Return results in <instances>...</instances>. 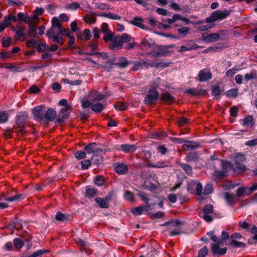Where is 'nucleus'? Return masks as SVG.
Instances as JSON below:
<instances>
[{"mask_svg": "<svg viewBox=\"0 0 257 257\" xmlns=\"http://www.w3.org/2000/svg\"><path fill=\"white\" fill-rule=\"evenodd\" d=\"M104 96L96 91H91L87 99L84 98L82 101V105L84 108L91 106L93 111L96 112H101L104 107L103 104L98 101L102 100Z\"/></svg>", "mask_w": 257, "mask_h": 257, "instance_id": "1", "label": "nucleus"}, {"mask_svg": "<svg viewBox=\"0 0 257 257\" xmlns=\"http://www.w3.org/2000/svg\"><path fill=\"white\" fill-rule=\"evenodd\" d=\"M230 12V11L227 10L216 11L213 12L210 17L206 19V21L207 23H211L224 19L229 16Z\"/></svg>", "mask_w": 257, "mask_h": 257, "instance_id": "2", "label": "nucleus"}, {"mask_svg": "<svg viewBox=\"0 0 257 257\" xmlns=\"http://www.w3.org/2000/svg\"><path fill=\"white\" fill-rule=\"evenodd\" d=\"M221 164L222 166V170L214 171L213 173L214 176L218 178L226 176L227 172L233 167L232 164L228 161H221Z\"/></svg>", "mask_w": 257, "mask_h": 257, "instance_id": "3", "label": "nucleus"}, {"mask_svg": "<svg viewBox=\"0 0 257 257\" xmlns=\"http://www.w3.org/2000/svg\"><path fill=\"white\" fill-rule=\"evenodd\" d=\"M159 97V92L155 89H151L145 98L144 102L147 104H154Z\"/></svg>", "mask_w": 257, "mask_h": 257, "instance_id": "4", "label": "nucleus"}, {"mask_svg": "<svg viewBox=\"0 0 257 257\" xmlns=\"http://www.w3.org/2000/svg\"><path fill=\"white\" fill-rule=\"evenodd\" d=\"M213 211V207L212 205L207 204L206 205L202 212L199 213L200 217L203 218L207 222H211L212 220V218L209 215L210 214L212 213Z\"/></svg>", "mask_w": 257, "mask_h": 257, "instance_id": "5", "label": "nucleus"}, {"mask_svg": "<svg viewBox=\"0 0 257 257\" xmlns=\"http://www.w3.org/2000/svg\"><path fill=\"white\" fill-rule=\"evenodd\" d=\"M188 190H191L192 193L200 196L202 194V185L200 182L192 180L188 183Z\"/></svg>", "mask_w": 257, "mask_h": 257, "instance_id": "6", "label": "nucleus"}, {"mask_svg": "<svg viewBox=\"0 0 257 257\" xmlns=\"http://www.w3.org/2000/svg\"><path fill=\"white\" fill-rule=\"evenodd\" d=\"M202 40L206 42H214L220 40V36L218 33H211L208 34L204 33L202 35Z\"/></svg>", "mask_w": 257, "mask_h": 257, "instance_id": "7", "label": "nucleus"}, {"mask_svg": "<svg viewBox=\"0 0 257 257\" xmlns=\"http://www.w3.org/2000/svg\"><path fill=\"white\" fill-rule=\"evenodd\" d=\"M222 245L221 241H218L217 243L213 244L211 245V251L213 254H217L218 255H221L224 254L227 251V248L224 247L220 248V246Z\"/></svg>", "mask_w": 257, "mask_h": 257, "instance_id": "8", "label": "nucleus"}, {"mask_svg": "<svg viewBox=\"0 0 257 257\" xmlns=\"http://www.w3.org/2000/svg\"><path fill=\"white\" fill-rule=\"evenodd\" d=\"M33 113L35 119L37 121L44 120L45 111L42 106L35 107L33 110Z\"/></svg>", "mask_w": 257, "mask_h": 257, "instance_id": "9", "label": "nucleus"}, {"mask_svg": "<svg viewBox=\"0 0 257 257\" xmlns=\"http://www.w3.org/2000/svg\"><path fill=\"white\" fill-rule=\"evenodd\" d=\"M240 124L243 126L245 127L247 129L251 128L254 124V119L251 115H247L244 118L240 120Z\"/></svg>", "mask_w": 257, "mask_h": 257, "instance_id": "10", "label": "nucleus"}, {"mask_svg": "<svg viewBox=\"0 0 257 257\" xmlns=\"http://www.w3.org/2000/svg\"><path fill=\"white\" fill-rule=\"evenodd\" d=\"M198 76L199 81L203 82L210 79L212 77V74L209 70L203 69L199 71Z\"/></svg>", "mask_w": 257, "mask_h": 257, "instance_id": "11", "label": "nucleus"}, {"mask_svg": "<svg viewBox=\"0 0 257 257\" xmlns=\"http://www.w3.org/2000/svg\"><path fill=\"white\" fill-rule=\"evenodd\" d=\"M186 92L191 96L205 95L207 93L205 90L202 89L199 87H198L196 88H190L187 90Z\"/></svg>", "mask_w": 257, "mask_h": 257, "instance_id": "12", "label": "nucleus"}, {"mask_svg": "<svg viewBox=\"0 0 257 257\" xmlns=\"http://www.w3.org/2000/svg\"><path fill=\"white\" fill-rule=\"evenodd\" d=\"M28 118L27 114L26 113H20L17 117V123L20 129L19 131H22V128L23 127V126L26 121V120Z\"/></svg>", "mask_w": 257, "mask_h": 257, "instance_id": "13", "label": "nucleus"}, {"mask_svg": "<svg viewBox=\"0 0 257 257\" xmlns=\"http://www.w3.org/2000/svg\"><path fill=\"white\" fill-rule=\"evenodd\" d=\"M41 46L44 47V50L46 51H55L58 48V46L55 45H52L51 47H49L46 44L39 43V44L37 47V49L39 52H42L44 51V50L41 48Z\"/></svg>", "mask_w": 257, "mask_h": 257, "instance_id": "14", "label": "nucleus"}, {"mask_svg": "<svg viewBox=\"0 0 257 257\" xmlns=\"http://www.w3.org/2000/svg\"><path fill=\"white\" fill-rule=\"evenodd\" d=\"M150 209V204H146L145 206H140L132 209V213L135 215H141L143 210L148 211Z\"/></svg>", "mask_w": 257, "mask_h": 257, "instance_id": "15", "label": "nucleus"}, {"mask_svg": "<svg viewBox=\"0 0 257 257\" xmlns=\"http://www.w3.org/2000/svg\"><path fill=\"white\" fill-rule=\"evenodd\" d=\"M25 29L23 27H20L16 31V37L18 40L21 41H24L27 38V35L24 33Z\"/></svg>", "mask_w": 257, "mask_h": 257, "instance_id": "16", "label": "nucleus"}, {"mask_svg": "<svg viewBox=\"0 0 257 257\" xmlns=\"http://www.w3.org/2000/svg\"><path fill=\"white\" fill-rule=\"evenodd\" d=\"M56 112L51 108H49L46 112L45 111L44 120L47 121H52L56 117Z\"/></svg>", "mask_w": 257, "mask_h": 257, "instance_id": "17", "label": "nucleus"}, {"mask_svg": "<svg viewBox=\"0 0 257 257\" xmlns=\"http://www.w3.org/2000/svg\"><path fill=\"white\" fill-rule=\"evenodd\" d=\"M115 171L118 174H124L127 171V166L123 163L117 164L115 167Z\"/></svg>", "mask_w": 257, "mask_h": 257, "instance_id": "18", "label": "nucleus"}, {"mask_svg": "<svg viewBox=\"0 0 257 257\" xmlns=\"http://www.w3.org/2000/svg\"><path fill=\"white\" fill-rule=\"evenodd\" d=\"M120 147L121 150L126 153L133 152L137 149L135 145L123 144L120 145Z\"/></svg>", "mask_w": 257, "mask_h": 257, "instance_id": "19", "label": "nucleus"}, {"mask_svg": "<svg viewBox=\"0 0 257 257\" xmlns=\"http://www.w3.org/2000/svg\"><path fill=\"white\" fill-rule=\"evenodd\" d=\"M134 66H133V70H137L139 69H140L142 68L144 66H146V67H150L149 64L147 63V61H145L144 60H141L139 61H136L133 62Z\"/></svg>", "mask_w": 257, "mask_h": 257, "instance_id": "20", "label": "nucleus"}, {"mask_svg": "<svg viewBox=\"0 0 257 257\" xmlns=\"http://www.w3.org/2000/svg\"><path fill=\"white\" fill-rule=\"evenodd\" d=\"M84 150L88 154L97 153L99 152V149L97 148L96 143H92L86 146Z\"/></svg>", "mask_w": 257, "mask_h": 257, "instance_id": "21", "label": "nucleus"}, {"mask_svg": "<svg viewBox=\"0 0 257 257\" xmlns=\"http://www.w3.org/2000/svg\"><path fill=\"white\" fill-rule=\"evenodd\" d=\"M123 45L119 38H115L112 40L110 44V48L111 49H115L117 48H121Z\"/></svg>", "mask_w": 257, "mask_h": 257, "instance_id": "22", "label": "nucleus"}, {"mask_svg": "<svg viewBox=\"0 0 257 257\" xmlns=\"http://www.w3.org/2000/svg\"><path fill=\"white\" fill-rule=\"evenodd\" d=\"M130 63H131V62L128 61L126 58L124 57H121L119 58L116 65L120 67L124 68L126 67Z\"/></svg>", "mask_w": 257, "mask_h": 257, "instance_id": "23", "label": "nucleus"}, {"mask_svg": "<svg viewBox=\"0 0 257 257\" xmlns=\"http://www.w3.org/2000/svg\"><path fill=\"white\" fill-rule=\"evenodd\" d=\"M95 200L100 207L102 208H107L108 207V202L105 198L97 197L95 199Z\"/></svg>", "mask_w": 257, "mask_h": 257, "instance_id": "24", "label": "nucleus"}, {"mask_svg": "<svg viewBox=\"0 0 257 257\" xmlns=\"http://www.w3.org/2000/svg\"><path fill=\"white\" fill-rule=\"evenodd\" d=\"M29 24V29L28 31V35L31 37L36 36V32L37 31L36 23H27Z\"/></svg>", "mask_w": 257, "mask_h": 257, "instance_id": "25", "label": "nucleus"}, {"mask_svg": "<svg viewBox=\"0 0 257 257\" xmlns=\"http://www.w3.org/2000/svg\"><path fill=\"white\" fill-rule=\"evenodd\" d=\"M225 199L227 202V203H229L230 205L233 204L237 199L236 197L234 195L230 194L228 192L225 193Z\"/></svg>", "mask_w": 257, "mask_h": 257, "instance_id": "26", "label": "nucleus"}, {"mask_svg": "<svg viewBox=\"0 0 257 257\" xmlns=\"http://www.w3.org/2000/svg\"><path fill=\"white\" fill-rule=\"evenodd\" d=\"M143 22V20L142 19L136 17L134 18L133 20H132L131 23L136 26L140 27L142 29H144V25Z\"/></svg>", "mask_w": 257, "mask_h": 257, "instance_id": "27", "label": "nucleus"}, {"mask_svg": "<svg viewBox=\"0 0 257 257\" xmlns=\"http://www.w3.org/2000/svg\"><path fill=\"white\" fill-rule=\"evenodd\" d=\"M97 193V190L91 187H87L86 188V196L88 198H92L95 196Z\"/></svg>", "mask_w": 257, "mask_h": 257, "instance_id": "28", "label": "nucleus"}, {"mask_svg": "<svg viewBox=\"0 0 257 257\" xmlns=\"http://www.w3.org/2000/svg\"><path fill=\"white\" fill-rule=\"evenodd\" d=\"M161 99L163 101H164L168 103H170L172 102L174 98L170 94L167 93H163L161 96Z\"/></svg>", "mask_w": 257, "mask_h": 257, "instance_id": "29", "label": "nucleus"}, {"mask_svg": "<svg viewBox=\"0 0 257 257\" xmlns=\"http://www.w3.org/2000/svg\"><path fill=\"white\" fill-rule=\"evenodd\" d=\"M147 166L152 168H163L167 166V164L164 162H158L156 163L149 162L147 163Z\"/></svg>", "mask_w": 257, "mask_h": 257, "instance_id": "30", "label": "nucleus"}, {"mask_svg": "<svg viewBox=\"0 0 257 257\" xmlns=\"http://www.w3.org/2000/svg\"><path fill=\"white\" fill-rule=\"evenodd\" d=\"M25 197L23 194H19L6 199L7 201H20Z\"/></svg>", "mask_w": 257, "mask_h": 257, "instance_id": "31", "label": "nucleus"}, {"mask_svg": "<svg viewBox=\"0 0 257 257\" xmlns=\"http://www.w3.org/2000/svg\"><path fill=\"white\" fill-rule=\"evenodd\" d=\"M181 224V222L177 220H172L164 223V225L167 226L169 229H172L174 227H178Z\"/></svg>", "mask_w": 257, "mask_h": 257, "instance_id": "32", "label": "nucleus"}, {"mask_svg": "<svg viewBox=\"0 0 257 257\" xmlns=\"http://www.w3.org/2000/svg\"><path fill=\"white\" fill-rule=\"evenodd\" d=\"M198 158V155L196 153H190L187 155L186 160L188 162H195Z\"/></svg>", "mask_w": 257, "mask_h": 257, "instance_id": "33", "label": "nucleus"}, {"mask_svg": "<svg viewBox=\"0 0 257 257\" xmlns=\"http://www.w3.org/2000/svg\"><path fill=\"white\" fill-rule=\"evenodd\" d=\"M18 17L19 21L24 22L26 23L30 22L29 16L27 14H24L23 13H19L18 14Z\"/></svg>", "mask_w": 257, "mask_h": 257, "instance_id": "34", "label": "nucleus"}, {"mask_svg": "<svg viewBox=\"0 0 257 257\" xmlns=\"http://www.w3.org/2000/svg\"><path fill=\"white\" fill-rule=\"evenodd\" d=\"M199 48V46L197 45H193L191 47H187L185 46H182L180 47L178 50L179 52H183L187 51H190L191 50L197 49Z\"/></svg>", "mask_w": 257, "mask_h": 257, "instance_id": "35", "label": "nucleus"}, {"mask_svg": "<svg viewBox=\"0 0 257 257\" xmlns=\"http://www.w3.org/2000/svg\"><path fill=\"white\" fill-rule=\"evenodd\" d=\"M247 192L248 187H239L237 190L236 194L238 197H240L248 195L247 194Z\"/></svg>", "mask_w": 257, "mask_h": 257, "instance_id": "36", "label": "nucleus"}, {"mask_svg": "<svg viewBox=\"0 0 257 257\" xmlns=\"http://www.w3.org/2000/svg\"><path fill=\"white\" fill-rule=\"evenodd\" d=\"M180 166L187 174L190 175L192 174V169L190 166L185 163H181Z\"/></svg>", "mask_w": 257, "mask_h": 257, "instance_id": "37", "label": "nucleus"}, {"mask_svg": "<svg viewBox=\"0 0 257 257\" xmlns=\"http://www.w3.org/2000/svg\"><path fill=\"white\" fill-rule=\"evenodd\" d=\"M150 67H157V68H166L168 66V64L165 62H153L149 64Z\"/></svg>", "mask_w": 257, "mask_h": 257, "instance_id": "38", "label": "nucleus"}, {"mask_svg": "<svg viewBox=\"0 0 257 257\" xmlns=\"http://www.w3.org/2000/svg\"><path fill=\"white\" fill-rule=\"evenodd\" d=\"M225 94L228 97H235L238 94V89L236 88L231 89L227 91Z\"/></svg>", "mask_w": 257, "mask_h": 257, "instance_id": "39", "label": "nucleus"}, {"mask_svg": "<svg viewBox=\"0 0 257 257\" xmlns=\"http://www.w3.org/2000/svg\"><path fill=\"white\" fill-rule=\"evenodd\" d=\"M94 183L98 186H102L105 180L103 176H99L96 177L94 179Z\"/></svg>", "mask_w": 257, "mask_h": 257, "instance_id": "40", "label": "nucleus"}, {"mask_svg": "<svg viewBox=\"0 0 257 257\" xmlns=\"http://www.w3.org/2000/svg\"><path fill=\"white\" fill-rule=\"evenodd\" d=\"M246 167L244 165L236 162L233 166V169L234 171L241 172L245 170Z\"/></svg>", "mask_w": 257, "mask_h": 257, "instance_id": "41", "label": "nucleus"}, {"mask_svg": "<svg viewBox=\"0 0 257 257\" xmlns=\"http://www.w3.org/2000/svg\"><path fill=\"white\" fill-rule=\"evenodd\" d=\"M124 198L125 200L134 202V194L127 190L125 191L124 194Z\"/></svg>", "mask_w": 257, "mask_h": 257, "instance_id": "42", "label": "nucleus"}, {"mask_svg": "<svg viewBox=\"0 0 257 257\" xmlns=\"http://www.w3.org/2000/svg\"><path fill=\"white\" fill-rule=\"evenodd\" d=\"M52 24L53 27H57L59 30L61 28V23H60L59 20L57 17H54L52 20Z\"/></svg>", "mask_w": 257, "mask_h": 257, "instance_id": "43", "label": "nucleus"}, {"mask_svg": "<svg viewBox=\"0 0 257 257\" xmlns=\"http://www.w3.org/2000/svg\"><path fill=\"white\" fill-rule=\"evenodd\" d=\"M119 38L120 39L121 43L123 45V43L129 42L131 41V37L130 35L126 33H124Z\"/></svg>", "mask_w": 257, "mask_h": 257, "instance_id": "44", "label": "nucleus"}, {"mask_svg": "<svg viewBox=\"0 0 257 257\" xmlns=\"http://www.w3.org/2000/svg\"><path fill=\"white\" fill-rule=\"evenodd\" d=\"M55 218L57 220L64 221L65 220H68V216L65 215L64 214H63L60 212H58L57 213V214L56 215Z\"/></svg>", "mask_w": 257, "mask_h": 257, "instance_id": "45", "label": "nucleus"}, {"mask_svg": "<svg viewBox=\"0 0 257 257\" xmlns=\"http://www.w3.org/2000/svg\"><path fill=\"white\" fill-rule=\"evenodd\" d=\"M81 169L83 170L87 169L91 165V161L90 160H85L81 162Z\"/></svg>", "mask_w": 257, "mask_h": 257, "instance_id": "46", "label": "nucleus"}, {"mask_svg": "<svg viewBox=\"0 0 257 257\" xmlns=\"http://www.w3.org/2000/svg\"><path fill=\"white\" fill-rule=\"evenodd\" d=\"M9 118V114L6 111L0 112V123L6 122Z\"/></svg>", "mask_w": 257, "mask_h": 257, "instance_id": "47", "label": "nucleus"}, {"mask_svg": "<svg viewBox=\"0 0 257 257\" xmlns=\"http://www.w3.org/2000/svg\"><path fill=\"white\" fill-rule=\"evenodd\" d=\"M140 155L144 160H148L150 158L151 153L149 151H143L140 153Z\"/></svg>", "mask_w": 257, "mask_h": 257, "instance_id": "48", "label": "nucleus"}, {"mask_svg": "<svg viewBox=\"0 0 257 257\" xmlns=\"http://www.w3.org/2000/svg\"><path fill=\"white\" fill-rule=\"evenodd\" d=\"M14 244L16 248L20 249L23 246L24 243L20 238H16L14 239Z\"/></svg>", "mask_w": 257, "mask_h": 257, "instance_id": "49", "label": "nucleus"}, {"mask_svg": "<svg viewBox=\"0 0 257 257\" xmlns=\"http://www.w3.org/2000/svg\"><path fill=\"white\" fill-rule=\"evenodd\" d=\"M26 46L29 48H34L37 46L39 43H37V41L34 39L29 40L26 41Z\"/></svg>", "mask_w": 257, "mask_h": 257, "instance_id": "50", "label": "nucleus"}, {"mask_svg": "<svg viewBox=\"0 0 257 257\" xmlns=\"http://www.w3.org/2000/svg\"><path fill=\"white\" fill-rule=\"evenodd\" d=\"M229 244L235 247H245V244L244 243L241 241H236L235 240H232V241L229 243Z\"/></svg>", "mask_w": 257, "mask_h": 257, "instance_id": "51", "label": "nucleus"}, {"mask_svg": "<svg viewBox=\"0 0 257 257\" xmlns=\"http://www.w3.org/2000/svg\"><path fill=\"white\" fill-rule=\"evenodd\" d=\"M207 253V247L206 246H204L199 251L198 257H205Z\"/></svg>", "mask_w": 257, "mask_h": 257, "instance_id": "52", "label": "nucleus"}, {"mask_svg": "<svg viewBox=\"0 0 257 257\" xmlns=\"http://www.w3.org/2000/svg\"><path fill=\"white\" fill-rule=\"evenodd\" d=\"M213 191V187L211 184H207L204 189L203 193L204 194H209L212 193Z\"/></svg>", "mask_w": 257, "mask_h": 257, "instance_id": "53", "label": "nucleus"}, {"mask_svg": "<svg viewBox=\"0 0 257 257\" xmlns=\"http://www.w3.org/2000/svg\"><path fill=\"white\" fill-rule=\"evenodd\" d=\"M69 107V106H66L64 107H63L61 109V116L63 118H66L68 116V114L69 113L68 111V109Z\"/></svg>", "mask_w": 257, "mask_h": 257, "instance_id": "54", "label": "nucleus"}, {"mask_svg": "<svg viewBox=\"0 0 257 257\" xmlns=\"http://www.w3.org/2000/svg\"><path fill=\"white\" fill-rule=\"evenodd\" d=\"M212 93L214 96H218L221 93V90L218 86H214L212 88Z\"/></svg>", "mask_w": 257, "mask_h": 257, "instance_id": "55", "label": "nucleus"}, {"mask_svg": "<svg viewBox=\"0 0 257 257\" xmlns=\"http://www.w3.org/2000/svg\"><path fill=\"white\" fill-rule=\"evenodd\" d=\"M75 156L77 159L80 160L86 157V153L84 151H78L75 153Z\"/></svg>", "mask_w": 257, "mask_h": 257, "instance_id": "56", "label": "nucleus"}, {"mask_svg": "<svg viewBox=\"0 0 257 257\" xmlns=\"http://www.w3.org/2000/svg\"><path fill=\"white\" fill-rule=\"evenodd\" d=\"M115 108L118 110H123L127 108V105L123 103L118 102L115 105Z\"/></svg>", "mask_w": 257, "mask_h": 257, "instance_id": "57", "label": "nucleus"}, {"mask_svg": "<svg viewBox=\"0 0 257 257\" xmlns=\"http://www.w3.org/2000/svg\"><path fill=\"white\" fill-rule=\"evenodd\" d=\"M59 35V33L57 35L55 34L52 37L53 40L55 42L62 44L63 43V39L62 37H60Z\"/></svg>", "mask_w": 257, "mask_h": 257, "instance_id": "58", "label": "nucleus"}, {"mask_svg": "<svg viewBox=\"0 0 257 257\" xmlns=\"http://www.w3.org/2000/svg\"><path fill=\"white\" fill-rule=\"evenodd\" d=\"M189 28L188 27H182L178 29V32L179 34H181L183 36H185L188 33Z\"/></svg>", "mask_w": 257, "mask_h": 257, "instance_id": "59", "label": "nucleus"}, {"mask_svg": "<svg viewBox=\"0 0 257 257\" xmlns=\"http://www.w3.org/2000/svg\"><path fill=\"white\" fill-rule=\"evenodd\" d=\"M188 120L185 117H181L178 119V124L179 126H182L188 123Z\"/></svg>", "mask_w": 257, "mask_h": 257, "instance_id": "60", "label": "nucleus"}, {"mask_svg": "<svg viewBox=\"0 0 257 257\" xmlns=\"http://www.w3.org/2000/svg\"><path fill=\"white\" fill-rule=\"evenodd\" d=\"M255 73L253 71H251L249 73H247L244 76V80L248 81L254 78Z\"/></svg>", "mask_w": 257, "mask_h": 257, "instance_id": "61", "label": "nucleus"}, {"mask_svg": "<svg viewBox=\"0 0 257 257\" xmlns=\"http://www.w3.org/2000/svg\"><path fill=\"white\" fill-rule=\"evenodd\" d=\"M84 37L86 40H89L91 37V33L89 29H85L83 32Z\"/></svg>", "mask_w": 257, "mask_h": 257, "instance_id": "62", "label": "nucleus"}, {"mask_svg": "<svg viewBox=\"0 0 257 257\" xmlns=\"http://www.w3.org/2000/svg\"><path fill=\"white\" fill-rule=\"evenodd\" d=\"M237 70L234 68L229 69L226 72V75L228 77H232L237 72Z\"/></svg>", "mask_w": 257, "mask_h": 257, "instance_id": "63", "label": "nucleus"}, {"mask_svg": "<svg viewBox=\"0 0 257 257\" xmlns=\"http://www.w3.org/2000/svg\"><path fill=\"white\" fill-rule=\"evenodd\" d=\"M245 145L249 147H253L257 145V139L249 140L245 143Z\"/></svg>", "mask_w": 257, "mask_h": 257, "instance_id": "64", "label": "nucleus"}]
</instances>
